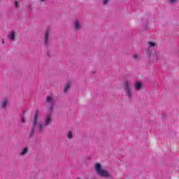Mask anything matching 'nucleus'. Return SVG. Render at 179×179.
<instances>
[{
	"label": "nucleus",
	"mask_w": 179,
	"mask_h": 179,
	"mask_svg": "<svg viewBox=\"0 0 179 179\" xmlns=\"http://www.w3.org/2000/svg\"><path fill=\"white\" fill-rule=\"evenodd\" d=\"M27 152H28L27 148H24L20 153L21 156H24V155H26V153H27Z\"/></svg>",
	"instance_id": "nucleus-11"
},
{
	"label": "nucleus",
	"mask_w": 179,
	"mask_h": 179,
	"mask_svg": "<svg viewBox=\"0 0 179 179\" xmlns=\"http://www.w3.org/2000/svg\"><path fill=\"white\" fill-rule=\"evenodd\" d=\"M15 6L16 8H19V3L17 2V1H15Z\"/></svg>",
	"instance_id": "nucleus-18"
},
{
	"label": "nucleus",
	"mask_w": 179,
	"mask_h": 179,
	"mask_svg": "<svg viewBox=\"0 0 179 179\" xmlns=\"http://www.w3.org/2000/svg\"><path fill=\"white\" fill-rule=\"evenodd\" d=\"M16 37V32L14 31H10L8 34V38L10 40V41H15V38Z\"/></svg>",
	"instance_id": "nucleus-4"
},
{
	"label": "nucleus",
	"mask_w": 179,
	"mask_h": 179,
	"mask_svg": "<svg viewBox=\"0 0 179 179\" xmlns=\"http://www.w3.org/2000/svg\"><path fill=\"white\" fill-rule=\"evenodd\" d=\"M152 52H153V49L152 48H148L147 50H146V53L148 55H152Z\"/></svg>",
	"instance_id": "nucleus-10"
},
{
	"label": "nucleus",
	"mask_w": 179,
	"mask_h": 179,
	"mask_svg": "<svg viewBox=\"0 0 179 179\" xmlns=\"http://www.w3.org/2000/svg\"><path fill=\"white\" fill-rule=\"evenodd\" d=\"M134 87L136 90H141V89H142V83L140 81H136L134 83Z\"/></svg>",
	"instance_id": "nucleus-5"
},
{
	"label": "nucleus",
	"mask_w": 179,
	"mask_h": 179,
	"mask_svg": "<svg viewBox=\"0 0 179 179\" xmlns=\"http://www.w3.org/2000/svg\"><path fill=\"white\" fill-rule=\"evenodd\" d=\"M169 2H171V3H174L176 2H177V0H168Z\"/></svg>",
	"instance_id": "nucleus-14"
},
{
	"label": "nucleus",
	"mask_w": 179,
	"mask_h": 179,
	"mask_svg": "<svg viewBox=\"0 0 179 179\" xmlns=\"http://www.w3.org/2000/svg\"><path fill=\"white\" fill-rule=\"evenodd\" d=\"M1 1H2V0H0V2H1Z\"/></svg>",
	"instance_id": "nucleus-23"
},
{
	"label": "nucleus",
	"mask_w": 179,
	"mask_h": 179,
	"mask_svg": "<svg viewBox=\"0 0 179 179\" xmlns=\"http://www.w3.org/2000/svg\"><path fill=\"white\" fill-rule=\"evenodd\" d=\"M134 59H138V55H133Z\"/></svg>",
	"instance_id": "nucleus-16"
},
{
	"label": "nucleus",
	"mask_w": 179,
	"mask_h": 179,
	"mask_svg": "<svg viewBox=\"0 0 179 179\" xmlns=\"http://www.w3.org/2000/svg\"><path fill=\"white\" fill-rule=\"evenodd\" d=\"M22 122H23V123L26 122V120H24V117L22 118Z\"/></svg>",
	"instance_id": "nucleus-19"
},
{
	"label": "nucleus",
	"mask_w": 179,
	"mask_h": 179,
	"mask_svg": "<svg viewBox=\"0 0 179 179\" xmlns=\"http://www.w3.org/2000/svg\"><path fill=\"white\" fill-rule=\"evenodd\" d=\"M47 103L49 104V114L45 115L44 122L43 124H41V122L38 121V110H36L35 114L34 115V121H33V126L31 127L30 136L33 135V132L34 130L37 129L38 132H43L45 129V127H48V125H51L52 124V120L51 119V113H52V110H54V105L55 102L54 99H52V96L49 95L47 96L46 99Z\"/></svg>",
	"instance_id": "nucleus-1"
},
{
	"label": "nucleus",
	"mask_w": 179,
	"mask_h": 179,
	"mask_svg": "<svg viewBox=\"0 0 179 179\" xmlns=\"http://www.w3.org/2000/svg\"><path fill=\"white\" fill-rule=\"evenodd\" d=\"M71 86V83L68 82L66 83V85L64 87V93H66V92H68V90H69V87Z\"/></svg>",
	"instance_id": "nucleus-8"
},
{
	"label": "nucleus",
	"mask_w": 179,
	"mask_h": 179,
	"mask_svg": "<svg viewBox=\"0 0 179 179\" xmlns=\"http://www.w3.org/2000/svg\"><path fill=\"white\" fill-rule=\"evenodd\" d=\"M131 84V82L126 80L124 82V92L126 93V96L129 97V99H131L132 97V92L131 91V87H129V85Z\"/></svg>",
	"instance_id": "nucleus-3"
},
{
	"label": "nucleus",
	"mask_w": 179,
	"mask_h": 179,
	"mask_svg": "<svg viewBox=\"0 0 179 179\" xmlns=\"http://www.w3.org/2000/svg\"><path fill=\"white\" fill-rule=\"evenodd\" d=\"M149 45L152 48L156 45V43H155V42H149Z\"/></svg>",
	"instance_id": "nucleus-13"
},
{
	"label": "nucleus",
	"mask_w": 179,
	"mask_h": 179,
	"mask_svg": "<svg viewBox=\"0 0 179 179\" xmlns=\"http://www.w3.org/2000/svg\"><path fill=\"white\" fill-rule=\"evenodd\" d=\"M42 2H43L44 0H41Z\"/></svg>",
	"instance_id": "nucleus-21"
},
{
	"label": "nucleus",
	"mask_w": 179,
	"mask_h": 179,
	"mask_svg": "<svg viewBox=\"0 0 179 179\" xmlns=\"http://www.w3.org/2000/svg\"><path fill=\"white\" fill-rule=\"evenodd\" d=\"M74 24L76 30H79V29H80V24H79V21H78V20H75Z\"/></svg>",
	"instance_id": "nucleus-7"
},
{
	"label": "nucleus",
	"mask_w": 179,
	"mask_h": 179,
	"mask_svg": "<svg viewBox=\"0 0 179 179\" xmlns=\"http://www.w3.org/2000/svg\"><path fill=\"white\" fill-rule=\"evenodd\" d=\"M1 43H2V44H5V40L2 39Z\"/></svg>",
	"instance_id": "nucleus-20"
},
{
	"label": "nucleus",
	"mask_w": 179,
	"mask_h": 179,
	"mask_svg": "<svg viewBox=\"0 0 179 179\" xmlns=\"http://www.w3.org/2000/svg\"><path fill=\"white\" fill-rule=\"evenodd\" d=\"M8 104V100L7 99H3L1 103V107L3 108H5L6 107V105Z\"/></svg>",
	"instance_id": "nucleus-9"
},
{
	"label": "nucleus",
	"mask_w": 179,
	"mask_h": 179,
	"mask_svg": "<svg viewBox=\"0 0 179 179\" xmlns=\"http://www.w3.org/2000/svg\"><path fill=\"white\" fill-rule=\"evenodd\" d=\"M48 36H49V31L48 30L45 31V45H47L48 43Z\"/></svg>",
	"instance_id": "nucleus-6"
},
{
	"label": "nucleus",
	"mask_w": 179,
	"mask_h": 179,
	"mask_svg": "<svg viewBox=\"0 0 179 179\" xmlns=\"http://www.w3.org/2000/svg\"><path fill=\"white\" fill-rule=\"evenodd\" d=\"M154 62H157V57L154 56Z\"/></svg>",
	"instance_id": "nucleus-17"
},
{
	"label": "nucleus",
	"mask_w": 179,
	"mask_h": 179,
	"mask_svg": "<svg viewBox=\"0 0 179 179\" xmlns=\"http://www.w3.org/2000/svg\"><path fill=\"white\" fill-rule=\"evenodd\" d=\"M108 3V0H103V5H107Z\"/></svg>",
	"instance_id": "nucleus-15"
},
{
	"label": "nucleus",
	"mask_w": 179,
	"mask_h": 179,
	"mask_svg": "<svg viewBox=\"0 0 179 179\" xmlns=\"http://www.w3.org/2000/svg\"><path fill=\"white\" fill-rule=\"evenodd\" d=\"M78 179H80V178H78Z\"/></svg>",
	"instance_id": "nucleus-22"
},
{
	"label": "nucleus",
	"mask_w": 179,
	"mask_h": 179,
	"mask_svg": "<svg viewBox=\"0 0 179 179\" xmlns=\"http://www.w3.org/2000/svg\"><path fill=\"white\" fill-rule=\"evenodd\" d=\"M67 138H68L69 139H72V138H73L72 132L69 131V132L67 133Z\"/></svg>",
	"instance_id": "nucleus-12"
},
{
	"label": "nucleus",
	"mask_w": 179,
	"mask_h": 179,
	"mask_svg": "<svg viewBox=\"0 0 179 179\" xmlns=\"http://www.w3.org/2000/svg\"><path fill=\"white\" fill-rule=\"evenodd\" d=\"M95 171L96 172L98 176H100V177H104L105 178H111V174H110L108 171L101 168V164H100L99 163L95 164Z\"/></svg>",
	"instance_id": "nucleus-2"
}]
</instances>
